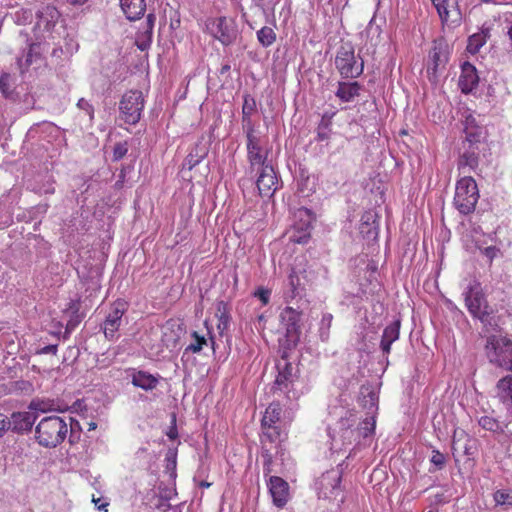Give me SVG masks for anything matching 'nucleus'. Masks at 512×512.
I'll list each match as a JSON object with an SVG mask.
<instances>
[{
	"mask_svg": "<svg viewBox=\"0 0 512 512\" xmlns=\"http://www.w3.org/2000/svg\"><path fill=\"white\" fill-rule=\"evenodd\" d=\"M67 423L59 416L43 418L35 428V439L40 446L54 448L67 436Z\"/></svg>",
	"mask_w": 512,
	"mask_h": 512,
	"instance_id": "1",
	"label": "nucleus"
},
{
	"mask_svg": "<svg viewBox=\"0 0 512 512\" xmlns=\"http://www.w3.org/2000/svg\"><path fill=\"white\" fill-rule=\"evenodd\" d=\"M334 64L344 79H356L364 70V61L359 55H355L354 46L350 42L343 43L338 48Z\"/></svg>",
	"mask_w": 512,
	"mask_h": 512,
	"instance_id": "2",
	"label": "nucleus"
},
{
	"mask_svg": "<svg viewBox=\"0 0 512 512\" xmlns=\"http://www.w3.org/2000/svg\"><path fill=\"white\" fill-rule=\"evenodd\" d=\"M479 200V190L475 179L464 176L456 183L454 206L463 215L474 212Z\"/></svg>",
	"mask_w": 512,
	"mask_h": 512,
	"instance_id": "3",
	"label": "nucleus"
},
{
	"mask_svg": "<svg viewBox=\"0 0 512 512\" xmlns=\"http://www.w3.org/2000/svg\"><path fill=\"white\" fill-rule=\"evenodd\" d=\"M465 304L470 314L484 324L490 323L492 310L490 309L481 284L473 281L464 291Z\"/></svg>",
	"mask_w": 512,
	"mask_h": 512,
	"instance_id": "4",
	"label": "nucleus"
},
{
	"mask_svg": "<svg viewBox=\"0 0 512 512\" xmlns=\"http://www.w3.org/2000/svg\"><path fill=\"white\" fill-rule=\"evenodd\" d=\"M489 362L512 372V341L507 337L489 338L486 345Z\"/></svg>",
	"mask_w": 512,
	"mask_h": 512,
	"instance_id": "5",
	"label": "nucleus"
},
{
	"mask_svg": "<svg viewBox=\"0 0 512 512\" xmlns=\"http://www.w3.org/2000/svg\"><path fill=\"white\" fill-rule=\"evenodd\" d=\"M450 54L451 47L444 37L441 36L434 39L427 65V73L430 80L436 81L439 75L446 70Z\"/></svg>",
	"mask_w": 512,
	"mask_h": 512,
	"instance_id": "6",
	"label": "nucleus"
},
{
	"mask_svg": "<svg viewBox=\"0 0 512 512\" xmlns=\"http://www.w3.org/2000/svg\"><path fill=\"white\" fill-rule=\"evenodd\" d=\"M144 103V97L141 91H127L119 102V118L126 124H137L141 119Z\"/></svg>",
	"mask_w": 512,
	"mask_h": 512,
	"instance_id": "7",
	"label": "nucleus"
},
{
	"mask_svg": "<svg viewBox=\"0 0 512 512\" xmlns=\"http://www.w3.org/2000/svg\"><path fill=\"white\" fill-rule=\"evenodd\" d=\"M293 370L294 367L288 362L282 368L278 366V375L272 386L274 395L284 396L288 401L299 398L300 393L295 387L298 377Z\"/></svg>",
	"mask_w": 512,
	"mask_h": 512,
	"instance_id": "8",
	"label": "nucleus"
},
{
	"mask_svg": "<svg viewBox=\"0 0 512 512\" xmlns=\"http://www.w3.org/2000/svg\"><path fill=\"white\" fill-rule=\"evenodd\" d=\"M342 465H338L324 472L315 482V487L319 498L336 499L342 496L341 479ZM343 501V497L340 498Z\"/></svg>",
	"mask_w": 512,
	"mask_h": 512,
	"instance_id": "9",
	"label": "nucleus"
},
{
	"mask_svg": "<svg viewBox=\"0 0 512 512\" xmlns=\"http://www.w3.org/2000/svg\"><path fill=\"white\" fill-rule=\"evenodd\" d=\"M300 313L292 307H286L280 314L281 323L286 329L287 347H295L300 338Z\"/></svg>",
	"mask_w": 512,
	"mask_h": 512,
	"instance_id": "10",
	"label": "nucleus"
},
{
	"mask_svg": "<svg viewBox=\"0 0 512 512\" xmlns=\"http://www.w3.org/2000/svg\"><path fill=\"white\" fill-rule=\"evenodd\" d=\"M127 307V302L123 300H117L113 303L111 311L103 323V331L107 339L112 340L115 337L116 332L121 326L122 317L126 312Z\"/></svg>",
	"mask_w": 512,
	"mask_h": 512,
	"instance_id": "11",
	"label": "nucleus"
},
{
	"mask_svg": "<svg viewBox=\"0 0 512 512\" xmlns=\"http://www.w3.org/2000/svg\"><path fill=\"white\" fill-rule=\"evenodd\" d=\"M260 174L256 180V186L262 197H272L278 189V178L270 163L259 166Z\"/></svg>",
	"mask_w": 512,
	"mask_h": 512,
	"instance_id": "12",
	"label": "nucleus"
},
{
	"mask_svg": "<svg viewBox=\"0 0 512 512\" xmlns=\"http://www.w3.org/2000/svg\"><path fill=\"white\" fill-rule=\"evenodd\" d=\"M480 147L462 144L458 149L457 169L462 172L475 171L479 166Z\"/></svg>",
	"mask_w": 512,
	"mask_h": 512,
	"instance_id": "13",
	"label": "nucleus"
},
{
	"mask_svg": "<svg viewBox=\"0 0 512 512\" xmlns=\"http://www.w3.org/2000/svg\"><path fill=\"white\" fill-rule=\"evenodd\" d=\"M37 415L32 412H13L8 418L5 416L6 431H12L17 434L30 432Z\"/></svg>",
	"mask_w": 512,
	"mask_h": 512,
	"instance_id": "14",
	"label": "nucleus"
},
{
	"mask_svg": "<svg viewBox=\"0 0 512 512\" xmlns=\"http://www.w3.org/2000/svg\"><path fill=\"white\" fill-rule=\"evenodd\" d=\"M247 159L251 172L255 170L256 166H261L269 163L267 159V152L263 151L262 141L260 136H252L247 138Z\"/></svg>",
	"mask_w": 512,
	"mask_h": 512,
	"instance_id": "15",
	"label": "nucleus"
},
{
	"mask_svg": "<svg viewBox=\"0 0 512 512\" xmlns=\"http://www.w3.org/2000/svg\"><path fill=\"white\" fill-rule=\"evenodd\" d=\"M268 487L272 496L273 504L278 508H283L289 499L288 483L281 477L270 476Z\"/></svg>",
	"mask_w": 512,
	"mask_h": 512,
	"instance_id": "16",
	"label": "nucleus"
},
{
	"mask_svg": "<svg viewBox=\"0 0 512 512\" xmlns=\"http://www.w3.org/2000/svg\"><path fill=\"white\" fill-rule=\"evenodd\" d=\"M439 17L443 23L458 22L461 19V12L457 0H432Z\"/></svg>",
	"mask_w": 512,
	"mask_h": 512,
	"instance_id": "17",
	"label": "nucleus"
},
{
	"mask_svg": "<svg viewBox=\"0 0 512 512\" xmlns=\"http://www.w3.org/2000/svg\"><path fill=\"white\" fill-rule=\"evenodd\" d=\"M479 83V77L475 66L469 62H464L461 66V74L459 76L458 85L465 94L471 93Z\"/></svg>",
	"mask_w": 512,
	"mask_h": 512,
	"instance_id": "18",
	"label": "nucleus"
},
{
	"mask_svg": "<svg viewBox=\"0 0 512 512\" xmlns=\"http://www.w3.org/2000/svg\"><path fill=\"white\" fill-rule=\"evenodd\" d=\"M215 37L225 46H228L235 41L237 31L226 17H219L216 20Z\"/></svg>",
	"mask_w": 512,
	"mask_h": 512,
	"instance_id": "19",
	"label": "nucleus"
},
{
	"mask_svg": "<svg viewBox=\"0 0 512 512\" xmlns=\"http://www.w3.org/2000/svg\"><path fill=\"white\" fill-rule=\"evenodd\" d=\"M495 397L507 409H512V376L506 375L495 385Z\"/></svg>",
	"mask_w": 512,
	"mask_h": 512,
	"instance_id": "20",
	"label": "nucleus"
},
{
	"mask_svg": "<svg viewBox=\"0 0 512 512\" xmlns=\"http://www.w3.org/2000/svg\"><path fill=\"white\" fill-rule=\"evenodd\" d=\"M401 320L396 319L387 325L383 331L380 348L384 354H389L391 345L399 339Z\"/></svg>",
	"mask_w": 512,
	"mask_h": 512,
	"instance_id": "21",
	"label": "nucleus"
},
{
	"mask_svg": "<svg viewBox=\"0 0 512 512\" xmlns=\"http://www.w3.org/2000/svg\"><path fill=\"white\" fill-rule=\"evenodd\" d=\"M131 383L138 388L145 391H151L155 389L159 383V380L154 375L143 371L131 369Z\"/></svg>",
	"mask_w": 512,
	"mask_h": 512,
	"instance_id": "22",
	"label": "nucleus"
},
{
	"mask_svg": "<svg viewBox=\"0 0 512 512\" xmlns=\"http://www.w3.org/2000/svg\"><path fill=\"white\" fill-rule=\"evenodd\" d=\"M120 6L130 21L140 19L146 11L145 0H120Z\"/></svg>",
	"mask_w": 512,
	"mask_h": 512,
	"instance_id": "23",
	"label": "nucleus"
},
{
	"mask_svg": "<svg viewBox=\"0 0 512 512\" xmlns=\"http://www.w3.org/2000/svg\"><path fill=\"white\" fill-rule=\"evenodd\" d=\"M474 440L470 439L469 436L464 432V430H455L452 441V451L455 455L456 453L462 452L467 456L473 455Z\"/></svg>",
	"mask_w": 512,
	"mask_h": 512,
	"instance_id": "24",
	"label": "nucleus"
},
{
	"mask_svg": "<svg viewBox=\"0 0 512 512\" xmlns=\"http://www.w3.org/2000/svg\"><path fill=\"white\" fill-rule=\"evenodd\" d=\"M362 86L354 81V82H338V88L335 92L336 97H338L342 102H352L354 99L359 96Z\"/></svg>",
	"mask_w": 512,
	"mask_h": 512,
	"instance_id": "25",
	"label": "nucleus"
},
{
	"mask_svg": "<svg viewBox=\"0 0 512 512\" xmlns=\"http://www.w3.org/2000/svg\"><path fill=\"white\" fill-rule=\"evenodd\" d=\"M208 151V147L205 143L201 141L197 142L186 156L183 162V169L187 168L188 170H192L208 155Z\"/></svg>",
	"mask_w": 512,
	"mask_h": 512,
	"instance_id": "26",
	"label": "nucleus"
},
{
	"mask_svg": "<svg viewBox=\"0 0 512 512\" xmlns=\"http://www.w3.org/2000/svg\"><path fill=\"white\" fill-rule=\"evenodd\" d=\"M60 16L59 11L53 5L47 4L42 6L37 12L36 17L39 24H43L46 28L54 26Z\"/></svg>",
	"mask_w": 512,
	"mask_h": 512,
	"instance_id": "27",
	"label": "nucleus"
},
{
	"mask_svg": "<svg viewBox=\"0 0 512 512\" xmlns=\"http://www.w3.org/2000/svg\"><path fill=\"white\" fill-rule=\"evenodd\" d=\"M216 317L218 318L217 328L221 335L228 329L231 321L230 307L227 302L220 300L216 304Z\"/></svg>",
	"mask_w": 512,
	"mask_h": 512,
	"instance_id": "28",
	"label": "nucleus"
},
{
	"mask_svg": "<svg viewBox=\"0 0 512 512\" xmlns=\"http://www.w3.org/2000/svg\"><path fill=\"white\" fill-rule=\"evenodd\" d=\"M288 291L286 292V299H294L297 296H300L304 291V286L301 281L300 273H298L295 269H292L288 276Z\"/></svg>",
	"mask_w": 512,
	"mask_h": 512,
	"instance_id": "29",
	"label": "nucleus"
},
{
	"mask_svg": "<svg viewBox=\"0 0 512 512\" xmlns=\"http://www.w3.org/2000/svg\"><path fill=\"white\" fill-rule=\"evenodd\" d=\"M356 422V414L351 411H347L346 415L339 419L337 426L339 431L342 432V437L344 439H348L349 441L352 440L354 437V430L351 428L355 425Z\"/></svg>",
	"mask_w": 512,
	"mask_h": 512,
	"instance_id": "30",
	"label": "nucleus"
},
{
	"mask_svg": "<svg viewBox=\"0 0 512 512\" xmlns=\"http://www.w3.org/2000/svg\"><path fill=\"white\" fill-rule=\"evenodd\" d=\"M281 414V404L275 401L270 403L261 420L262 428L272 427V425H275L280 420Z\"/></svg>",
	"mask_w": 512,
	"mask_h": 512,
	"instance_id": "31",
	"label": "nucleus"
},
{
	"mask_svg": "<svg viewBox=\"0 0 512 512\" xmlns=\"http://www.w3.org/2000/svg\"><path fill=\"white\" fill-rule=\"evenodd\" d=\"M0 92L9 100L15 101L18 94L15 92V79L10 73H2L0 76Z\"/></svg>",
	"mask_w": 512,
	"mask_h": 512,
	"instance_id": "32",
	"label": "nucleus"
},
{
	"mask_svg": "<svg viewBox=\"0 0 512 512\" xmlns=\"http://www.w3.org/2000/svg\"><path fill=\"white\" fill-rule=\"evenodd\" d=\"M465 137L462 144H471L480 147L483 138V129L480 126H466L463 130Z\"/></svg>",
	"mask_w": 512,
	"mask_h": 512,
	"instance_id": "33",
	"label": "nucleus"
},
{
	"mask_svg": "<svg viewBox=\"0 0 512 512\" xmlns=\"http://www.w3.org/2000/svg\"><path fill=\"white\" fill-rule=\"evenodd\" d=\"M376 421L374 417H367L361 423H359L358 427L354 430L353 440H360V438H367L372 435L375 431Z\"/></svg>",
	"mask_w": 512,
	"mask_h": 512,
	"instance_id": "34",
	"label": "nucleus"
},
{
	"mask_svg": "<svg viewBox=\"0 0 512 512\" xmlns=\"http://www.w3.org/2000/svg\"><path fill=\"white\" fill-rule=\"evenodd\" d=\"M487 38H488V33L484 32V31H481V32L471 35L468 38V43H467V47H466L467 51L471 54L478 53L480 48L486 43Z\"/></svg>",
	"mask_w": 512,
	"mask_h": 512,
	"instance_id": "35",
	"label": "nucleus"
},
{
	"mask_svg": "<svg viewBox=\"0 0 512 512\" xmlns=\"http://www.w3.org/2000/svg\"><path fill=\"white\" fill-rule=\"evenodd\" d=\"M493 499L497 506L504 509L512 508V489H499L494 492Z\"/></svg>",
	"mask_w": 512,
	"mask_h": 512,
	"instance_id": "36",
	"label": "nucleus"
},
{
	"mask_svg": "<svg viewBox=\"0 0 512 512\" xmlns=\"http://www.w3.org/2000/svg\"><path fill=\"white\" fill-rule=\"evenodd\" d=\"M257 40L262 47H270L276 41V33L273 28L264 26L257 31Z\"/></svg>",
	"mask_w": 512,
	"mask_h": 512,
	"instance_id": "37",
	"label": "nucleus"
},
{
	"mask_svg": "<svg viewBox=\"0 0 512 512\" xmlns=\"http://www.w3.org/2000/svg\"><path fill=\"white\" fill-rule=\"evenodd\" d=\"M478 424L484 430L493 432V433H503L504 429L501 426L500 422L491 416H482L478 419Z\"/></svg>",
	"mask_w": 512,
	"mask_h": 512,
	"instance_id": "38",
	"label": "nucleus"
},
{
	"mask_svg": "<svg viewBox=\"0 0 512 512\" xmlns=\"http://www.w3.org/2000/svg\"><path fill=\"white\" fill-rule=\"evenodd\" d=\"M155 20L156 16L152 13H149L146 17V24L143 31V35L147 38V41L138 43V48L142 51L145 50L151 43Z\"/></svg>",
	"mask_w": 512,
	"mask_h": 512,
	"instance_id": "39",
	"label": "nucleus"
},
{
	"mask_svg": "<svg viewBox=\"0 0 512 512\" xmlns=\"http://www.w3.org/2000/svg\"><path fill=\"white\" fill-rule=\"evenodd\" d=\"M333 315L330 313H325L322 316V319L319 324V336L320 339L325 342L329 338V331L332 324Z\"/></svg>",
	"mask_w": 512,
	"mask_h": 512,
	"instance_id": "40",
	"label": "nucleus"
},
{
	"mask_svg": "<svg viewBox=\"0 0 512 512\" xmlns=\"http://www.w3.org/2000/svg\"><path fill=\"white\" fill-rule=\"evenodd\" d=\"M430 462L434 465V469H429V472L433 473L437 470H442L446 465V457L440 451L433 449L432 456L430 458Z\"/></svg>",
	"mask_w": 512,
	"mask_h": 512,
	"instance_id": "41",
	"label": "nucleus"
},
{
	"mask_svg": "<svg viewBox=\"0 0 512 512\" xmlns=\"http://www.w3.org/2000/svg\"><path fill=\"white\" fill-rule=\"evenodd\" d=\"M192 337L194 338V341L191 342L185 349L186 352H193V353H199L203 345L207 343L204 336H200L196 331L192 333Z\"/></svg>",
	"mask_w": 512,
	"mask_h": 512,
	"instance_id": "42",
	"label": "nucleus"
},
{
	"mask_svg": "<svg viewBox=\"0 0 512 512\" xmlns=\"http://www.w3.org/2000/svg\"><path fill=\"white\" fill-rule=\"evenodd\" d=\"M165 469L171 476H176L177 453L173 449H169L165 455Z\"/></svg>",
	"mask_w": 512,
	"mask_h": 512,
	"instance_id": "43",
	"label": "nucleus"
},
{
	"mask_svg": "<svg viewBox=\"0 0 512 512\" xmlns=\"http://www.w3.org/2000/svg\"><path fill=\"white\" fill-rule=\"evenodd\" d=\"M256 111V100L250 94L243 96L242 115H252Z\"/></svg>",
	"mask_w": 512,
	"mask_h": 512,
	"instance_id": "44",
	"label": "nucleus"
},
{
	"mask_svg": "<svg viewBox=\"0 0 512 512\" xmlns=\"http://www.w3.org/2000/svg\"><path fill=\"white\" fill-rule=\"evenodd\" d=\"M128 152L127 141L117 142L113 147V158L114 162L120 161Z\"/></svg>",
	"mask_w": 512,
	"mask_h": 512,
	"instance_id": "45",
	"label": "nucleus"
},
{
	"mask_svg": "<svg viewBox=\"0 0 512 512\" xmlns=\"http://www.w3.org/2000/svg\"><path fill=\"white\" fill-rule=\"evenodd\" d=\"M252 115H242V126L246 134V138H251L252 136H256L255 126L251 119Z\"/></svg>",
	"mask_w": 512,
	"mask_h": 512,
	"instance_id": "46",
	"label": "nucleus"
},
{
	"mask_svg": "<svg viewBox=\"0 0 512 512\" xmlns=\"http://www.w3.org/2000/svg\"><path fill=\"white\" fill-rule=\"evenodd\" d=\"M253 296L258 298L262 302L263 305H267L270 301L271 290L264 288V287H259L253 293Z\"/></svg>",
	"mask_w": 512,
	"mask_h": 512,
	"instance_id": "47",
	"label": "nucleus"
},
{
	"mask_svg": "<svg viewBox=\"0 0 512 512\" xmlns=\"http://www.w3.org/2000/svg\"><path fill=\"white\" fill-rule=\"evenodd\" d=\"M263 429H264L263 436L268 438L271 442H274L277 439H279V437H280V430L278 429L276 424L272 425V427H266V428H263Z\"/></svg>",
	"mask_w": 512,
	"mask_h": 512,
	"instance_id": "48",
	"label": "nucleus"
},
{
	"mask_svg": "<svg viewBox=\"0 0 512 512\" xmlns=\"http://www.w3.org/2000/svg\"><path fill=\"white\" fill-rule=\"evenodd\" d=\"M77 107L83 111H85L90 119L92 120L93 117H94V108L93 106L90 104V102L88 100H86L85 98H80L77 102Z\"/></svg>",
	"mask_w": 512,
	"mask_h": 512,
	"instance_id": "49",
	"label": "nucleus"
},
{
	"mask_svg": "<svg viewBox=\"0 0 512 512\" xmlns=\"http://www.w3.org/2000/svg\"><path fill=\"white\" fill-rule=\"evenodd\" d=\"M29 409L34 411L46 412L50 410V404L41 400H32L29 404Z\"/></svg>",
	"mask_w": 512,
	"mask_h": 512,
	"instance_id": "50",
	"label": "nucleus"
},
{
	"mask_svg": "<svg viewBox=\"0 0 512 512\" xmlns=\"http://www.w3.org/2000/svg\"><path fill=\"white\" fill-rule=\"evenodd\" d=\"M262 457L264 458V474L268 475L272 471V455L268 451H265L263 452Z\"/></svg>",
	"mask_w": 512,
	"mask_h": 512,
	"instance_id": "51",
	"label": "nucleus"
},
{
	"mask_svg": "<svg viewBox=\"0 0 512 512\" xmlns=\"http://www.w3.org/2000/svg\"><path fill=\"white\" fill-rule=\"evenodd\" d=\"M499 249L495 246H488L484 248L483 254L490 260V262L496 257Z\"/></svg>",
	"mask_w": 512,
	"mask_h": 512,
	"instance_id": "52",
	"label": "nucleus"
},
{
	"mask_svg": "<svg viewBox=\"0 0 512 512\" xmlns=\"http://www.w3.org/2000/svg\"><path fill=\"white\" fill-rule=\"evenodd\" d=\"M58 346L56 344L47 345L37 351V354H53L57 353Z\"/></svg>",
	"mask_w": 512,
	"mask_h": 512,
	"instance_id": "53",
	"label": "nucleus"
},
{
	"mask_svg": "<svg viewBox=\"0 0 512 512\" xmlns=\"http://www.w3.org/2000/svg\"><path fill=\"white\" fill-rule=\"evenodd\" d=\"M79 309H80L79 301L72 300L69 302L66 312L71 313V315H78Z\"/></svg>",
	"mask_w": 512,
	"mask_h": 512,
	"instance_id": "54",
	"label": "nucleus"
},
{
	"mask_svg": "<svg viewBox=\"0 0 512 512\" xmlns=\"http://www.w3.org/2000/svg\"><path fill=\"white\" fill-rule=\"evenodd\" d=\"M81 321L79 315H71V318L67 322L66 330H73Z\"/></svg>",
	"mask_w": 512,
	"mask_h": 512,
	"instance_id": "55",
	"label": "nucleus"
},
{
	"mask_svg": "<svg viewBox=\"0 0 512 512\" xmlns=\"http://www.w3.org/2000/svg\"><path fill=\"white\" fill-rule=\"evenodd\" d=\"M6 432L5 415L0 413V437Z\"/></svg>",
	"mask_w": 512,
	"mask_h": 512,
	"instance_id": "56",
	"label": "nucleus"
},
{
	"mask_svg": "<svg viewBox=\"0 0 512 512\" xmlns=\"http://www.w3.org/2000/svg\"><path fill=\"white\" fill-rule=\"evenodd\" d=\"M100 501H101L100 498H98V499L93 498V502L96 505L98 510H100V511H102V510L107 511L106 507L108 506V503L105 502V503H102L101 505H98V502H100Z\"/></svg>",
	"mask_w": 512,
	"mask_h": 512,
	"instance_id": "57",
	"label": "nucleus"
},
{
	"mask_svg": "<svg viewBox=\"0 0 512 512\" xmlns=\"http://www.w3.org/2000/svg\"><path fill=\"white\" fill-rule=\"evenodd\" d=\"M240 12H241V18L242 20L247 23L249 25L250 28H253L252 24L249 22L248 20V15H247V12L244 10L243 7H241L240 9Z\"/></svg>",
	"mask_w": 512,
	"mask_h": 512,
	"instance_id": "58",
	"label": "nucleus"
},
{
	"mask_svg": "<svg viewBox=\"0 0 512 512\" xmlns=\"http://www.w3.org/2000/svg\"><path fill=\"white\" fill-rule=\"evenodd\" d=\"M466 126H478L476 124V120L473 116L469 115L468 117H466L465 119V127Z\"/></svg>",
	"mask_w": 512,
	"mask_h": 512,
	"instance_id": "59",
	"label": "nucleus"
},
{
	"mask_svg": "<svg viewBox=\"0 0 512 512\" xmlns=\"http://www.w3.org/2000/svg\"><path fill=\"white\" fill-rule=\"evenodd\" d=\"M368 396H369V399H370V406L371 407H375L376 406V400H377L376 395L373 392H369Z\"/></svg>",
	"mask_w": 512,
	"mask_h": 512,
	"instance_id": "60",
	"label": "nucleus"
},
{
	"mask_svg": "<svg viewBox=\"0 0 512 512\" xmlns=\"http://www.w3.org/2000/svg\"><path fill=\"white\" fill-rule=\"evenodd\" d=\"M231 69V66L229 63H226V64H223L222 67L220 68V74H226L230 71Z\"/></svg>",
	"mask_w": 512,
	"mask_h": 512,
	"instance_id": "61",
	"label": "nucleus"
},
{
	"mask_svg": "<svg viewBox=\"0 0 512 512\" xmlns=\"http://www.w3.org/2000/svg\"><path fill=\"white\" fill-rule=\"evenodd\" d=\"M317 136H318V139L321 141L328 139V134L326 132L321 131L320 128L318 129Z\"/></svg>",
	"mask_w": 512,
	"mask_h": 512,
	"instance_id": "62",
	"label": "nucleus"
},
{
	"mask_svg": "<svg viewBox=\"0 0 512 512\" xmlns=\"http://www.w3.org/2000/svg\"><path fill=\"white\" fill-rule=\"evenodd\" d=\"M170 439H175L177 437V431L176 429L170 430V432L167 434Z\"/></svg>",
	"mask_w": 512,
	"mask_h": 512,
	"instance_id": "63",
	"label": "nucleus"
},
{
	"mask_svg": "<svg viewBox=\"0 0 512 512\" xmlns=\"http://www.w3.org/2000/svg\"><path fill=\"white\" fill-rule=\"evenodd\" d=\"M306 241H307V236L300 237L299 239L296 240L297 243H306Z\"/></svg>",
	"mask_w": 512,
	"mask_h": 512,
	"instance_id": "64",
	"label": "nucleus"
}]
</instances>
